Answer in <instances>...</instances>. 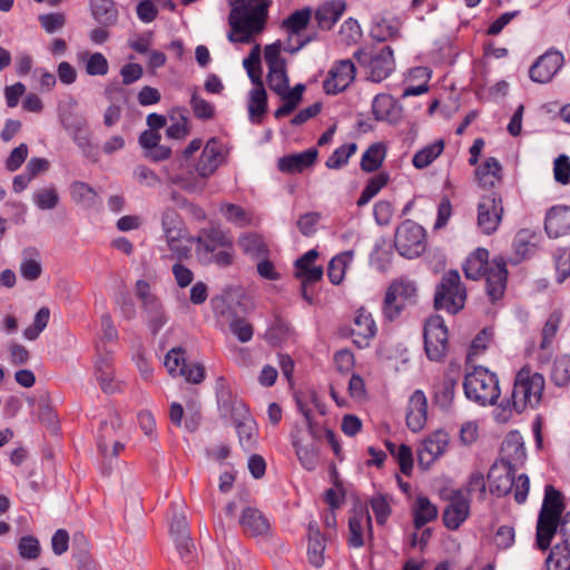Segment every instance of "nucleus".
Returning <instances> with one entry per match:
<instances>
[{
  "label": "nucleus",
  "instance_id": "obj_64",
  "mask_svg": "<svg viewBox=\"0 0 570 570\" xmlns=\"http://www.w3.org/2000/svg\"><path fill=\"white\" fill-rule=\"evenodd\" d=\"M394 458L400 465L401 472L405 475H410L413 469V456L411 448L406 444L399 445L396 453H394Z\"/></svg>",
  "mask_w": 570,
  "mask_h": 570
},
{
  "label": "nucleus",
  "instance_id": "obj_27",
  "mask_svg": "<svg viewBox=\"0 0 570 570\" xmlns=\"http://www.w3.org/2000/svg\"><path fill=\"white\" fill-rule=\"evenodd\" d=\"M317 154L315 148H309L303 153L282 157L278 159V169L287 174L301 173L315 163Z\"/></svg>",
  "mask_w": 570,
  "mask_h": 570
},
{
  "label": "nucleus",
  "instance_id": "obj_21",
  "mask_svg": "<svg viewBox=\"0 0 570 570\" xmlns=\"http://www.w3.org/2000/svg\"><path fill=\"white\" fill-rule=\"evenodd\" d=\"M428 420V400L423 391L416 390L409 399L406 424L413 432H420Z\"/></svg>",
  "mask_w": 570,
  "mask_h": 570
},
{
  "label": "nucleus",
  "instance_id": "obj_11",
  "mask_svg": "<svg viewBox=\"0 0 570 570\" xmlns=\"http://www.w3.org/2000/svg\"><path fill=\"white\" fill-rule=\"evenodd\" d=\"M395 247L400 255L414 258L424 253L425 230L411 219L404 220L395 232Z\"/></svg>",
  "mask_w": 570,
  "mask_h": 570
},
{
  "label": "nucleus",
  "instance_id": "obj_50",
  "mask_svg": "<svg viewBox=\"0 0 570 570\" xmlns=\"http://www.w3.org/2000/svg\"><path fill=\"white\" fill-rule=\"evenodd\" d=\"M238 245L247 255L258 257L267 252L263 238L258 234L247 233L238 238Z\"/></svg>",
  "mask_w": 570,
  "mask_h": 570
},
{
  "label": "nucleus",
  "instance_id": "obj_5",
  "mask_svg": "<svg viewBox=\"0 0 570 570\" xmlns=\"http://www.w3.org/2000/svg\"><path fill=\"white\" fill-rule=\"evenodd\" d=\"M564 508L562 493L550 484L546 485L544 498L535 527V543L540 550L546 551L550 548Z\"/></svg>",
  "mask_w": 570,
  "mask_h": 570
},
{
  "label": "nucleus",
  "instance_id": "obj_40",
  "mask_svg": "<svg viewBox=\"0 0 570 570\" xmlns=\"http://www.w3.org/2000/svg\"><path fill=\"white\" fill-rule=\"evenodd\" d=\"M293 446L302 465L307 470H314L318 458L317 446L314 443L304 444L297 436H293Z\"/></svg>",
  "mask_w": 570,
  "mask_h": 570
},
{
  "label": "nucleus",
  "instance_id": "obj_62",
  "mask_svg": "<svg viewBox=\"0 0 570 570\" xmlns=\"http://www.w3.org/2000/svg\"><path fill=\"white\" fill-rule=\"evenodd\" d=\"M194 115L199 119H210L214 116V107L195 91L190 99Z\"/></svg>",
  "mask_w": 570,
  "mask_h": 570
},
{
  "label": "nucleus",
  "instance_id": "obj_56",
  "mask_svg": "<svg viewBox=\"0 0 570 570\" xmlns=\"http://www.w3.org/2000/svg\"><path fill=\"white\" fill-rule=\"evenodd\" d=\"M557 281L562 283L570 276V248H559L554 254Z\"/></svg>",
  "mask_w": 570,
  "mask_h": 570
},
{
  "label": "nucleus",
  "instance_id": "obj_2",
  "mask_svg": "<svg viewBox=\"0 0 570 570\" xmlns=\"http://www.w3.org/2000/svg\"><path fill=\"white\" fill-rule=\"evenodd\" d=\"M474 178L483 194L478 207V225L484 234H492L499 226L497 208V184L499 183V160L488 157L474 170Z\"/></svg>",
  "mask_w": 570,
  "mask_h": 570
},
{
  "label": "nucleus",
  "instance_id": "obj_17",
  "mask_svg": "<svg viewBox=\"0 0 570 570\" xmlns=\"http://www.w3.org/2000/svg\"><path fill=\"white\" fill-rule=\"evenodd\" d=\"M61 122L65 129L72 135L73 141L80 149H82L85 156L97 161L98 158L96 147L90 141V136L86 128L85 119L69 115L62 116Z\"/></svg>",
  "mask_w": 570,
  "mask_h": 570
},
{
  "label": "nucleus",
  "instance_id": "obj_42",
  "mask_svg": "<svg viewBox=\"0 0 570 570\" xmlns=\"http://www.w3.org/2000/svg\"><path fill=\"white\" fill-rule=\"evenodd\" d=\"M311 16L312 11L309 8L296 10L282 22V28L291 36H296L307 28Z\"/></svg>",
  "mask_w": 570,
  "mask_h": 570
},
{
  "label": "nucleus",
  "instance_id": "obj_36",
  "mask_svg": "<svg viewBox=\"0 0 570 570\" xmlns=\"http://www.w3.org/2000/svg\"><path fill=\"white\" fill-rule=\"evenodd\" d=\"M352 261V250L341 253L331 259L327 267V276L332 284L338 285L344 279L345 271Z\"/></svg>",
  "mask_w": 570,
  "mask_h": 570
},
{
  "label": "nucleus",
  "instance_id": "obj_39",
  "mask_svg": "<svg viewBox=\"0 0 570 570\" xmlns=\"http://www.w3.org/2000/svg\"><path fill=\"white\" fill-rule=\"evenodd\" d=\"M267 94L264 87L253 88L249 91L248 114L252 122H259L266 112Z\"/></svg>",
  "mask_w": 570,
  "mask_h": 570
},
{
  "label": "nucleus",
  "instance_id": "obj_28",
  "mask_svg": "<svg viewBox=\"0 0 570 570\" xmlns=\"http://www.w3.org/2000/svg\"><path fill=\"white\" fill-rule=\"evenodd\" d=\"M458 382V373L449 370L443 379L433 386V400L441 409H448L454 399V391Z\"/></svg>",
  "mask_w": 570,
  "mask_h": 570
},
{
  "label": "nucleus",
  "instance_id": "obj_46",
  "mask_svg": "<svg viewBox=\"0 0 570 570\" xmlns=\"http://www.w3.org/2000/svg\"><path fill=\"white\" fill-rule=\"evenodd\" d=\"M70 195L75 203L85 207H91L96 203L95 189L83 181H73L70 185Z\"/></svg>",
  "mask_w": 570,
  "mask_h": 570
},
{
  "label": "nucleus",
  "instance_id": "obj_3",
  "mask_svg": "<svg viewBox=\"0 0 570 570\" xmlns=\"http://www.w3.org/2000/svg\"><path fill=\"white\" fill-rule=\"evenodd\" d=\"M222 163V154L215 139L207 141L196 166L197 176L193 171L186 175L171 174L168 166L163 167V173L168 185L179 186L187 193L202 194L206 187L204 179L212 176Z\"/></svg>",
  "mask_w": 570,
  "mask_h": 570
},
{
  "label": "nucleus",
  "instance_id": "obj_25",
  "mask_svg": "<svg viewBox=\"0 0 570 570\" xmlns=\"http://www.w3.org/2000/svg\"><path fill=\"white\" fill-rule=\"evenodd\" d=\"M351 334L354 344L360 348L368 346L370 340L375 335V322L372 315L361 308L354 318Z\"/></svg>",
  "mask_w": 570,
  "mask_h": 570
},
{
  "label": "nucleus",
  "instance_id": "obj_32",
  "mask_svg": "<svg viewBox=\"0 0 570 570\" xmlns=\"http://www.w3.org/2000/svg\"><path fill=\"white\" fill-rule=\"evenodd\" d=\"M345 6L341 1H331L321 6L315 12V19L318 27L330 30L341 18Z\"/></svg>",
  "mask_w": 570,
  "mask_h": 570
},
{
  "label": "nucleus",
  "instance_id": "obj_10",
  "mask_svg": "<svg viewBox=\"0 0 570 570\" xmlns=\"http://www.w3.org/2000/svg\"><path fill=\"white\" fill-rule=\"evenodd\" d=\"M353 57L367 70L368 78L374 82L384 80L394 69L393 50L391 47L358 49L354 52Z\"/></svg>",
  "mask_w": 570,
  "mask_h": 570
},
{
  "label": "nucleus",
  "instance_id": "obj_47",
  "mask_svg": "<svg viewBox=\"0 0 570 570\" xmlns=\"http://www.w3.org/2000/svg\"><path fill=\"white\" fill-rule=\"evenodd\" d=\"M266 78L268 88L272 91H274L276 95L284 94L287 87L289 86L287 65L268 68V73Z\"/></svg>",
  "mask_w": 570,
  "mask_h": 570
},
{
  "label": "nucleus",
  "instance_id": "obj_18",
  "mask_svg": "<svg viewBox=\"0 0 570 570\" xmlns=\"http://www.w3.org/2000/svg\"><path fill=\"white\" fill-rule=\"evenodd\" d=\"M470 514V501L468 495L459 490L450 497V503L443 512V522L448 529L456 530Z\"/></svg>",
  "mask_w": 570,
  "mask_h": 570
},
{
  "label": "nucleus",
  "instance_id": "obj_45",
  "mask_svg": "<svg viewBox=\"0 0 570 570\" xmlns=\"http://www.w3.org/2000/svg\"><path fill=\"white\" fill-rule=\"evenodd\" d=\"M550 379L557 386H566L570 382V356L560 355L552 364Z\"/></svg>",
  "mask_w": 570,
  "mask_h": 570
},
{
  "label": "nucleus",
  "instance_id": "obj_19",
  "mask_svg": "<svg viewBox=\"0 0 570 570\" xmlns=\"http://www.w3.org/2000/svg\"><path fill=\"white\" fill-rule=\"evenodd\" d=\"M238 296L239 295L227 294L223 299L226 308L219 311V314L228 322L229 331L238 338V341L246 343L252 340L254 330L245 318L235 315V312L233 311V304L236 302Z\"/></svg>",
  "mask_w": 570,
  "mask_h": 570
},
{
  "label": "nucleus",
  "instance_id": "obj_38",
  "mask_svg": "<svg viewBox=\"0 0 570 570\" xmlns=\"http://www.w3.org/2000/svg\"><path fill=\"white\" fill-rule=\"evenodd\" d=\"M414 525L420 529L438 517V509L426 497H417L413 508Z\"/></svg>",
  "mask_w": 570,
  "mask_h": 570
},
{
  "label": "nucleus",
  "instance_id": "obj_12",
  "mask_svg": "<svg viewBox=\"0 0 570 570\" xmlns=\"http://www.w3.org/2000/svg\"><path fill=\"white\" fill-rule=\"evenodd\" d=\"M424 348L431 361H442L449 350L448 327L440 315L429 317L424 325Z\"/></svg>",
  "mask_w": 570,
  "mask_h": 570
},
{
  "label": "nucleus",
  "instance_id": "obj_8",
  "mask_svg": "<svg viewBox=\"0 0 570 570\" xmlns=\"http://www.w3.org/2000/svg\"><path fill=\"white\" fill-rule=\"evenodd\" d=\"M464 274L468 278L479 279L485 278L487 292L492 301L498 299V285H499V258L493 257L489 261V250L485 248H478L465 261L463 266Z\"/></svg>",
  "mask_w": 570,
  "mask_h": 570
},
{
  "label": "nucleus",
  "instance_id": "obj_7",
  "mask_svg": "<svg viewBox=\"0 0 570 570\" xmlns=\"http://www.w3.org/2000/svg\"><path fill=\"white\" fill-rule=\"evenodd\" d=\"M464 393L469 400L480 405H494L499 397V380L483 366H476L465 374Z\"/></svg>",
  "mask_w": 570,
  "mask_h": 570
},
{
  "label": "nucleus",
  "instance_id": "obj_22",
  "mask_svg": "<svg viewBox=\"0 0 570 570\" xmlns=\"http://www.w3.org/2000/svg\"><path fill=\"white\" fill-rule=\"evenodd\" d=\"M541 242V234L538 229L521 228L514 236L513 250L514 263H519L530 257L537 250Z\"/></svg>",
  "mask_w": 570,
  "mask_h": 570
},
{
  "label": "nucleus",
  "instance_id": "obj_33",
  "mask_svg": "<svg viewBox=\"0 0 570 570\" xmlns=\"http://www.w3.org/2000/svg\"><path fill=\"white\" fill-rule=\"evenodd\" d=\"M220 213L225 219L235 225L236 227L244 228L250 225H255V216L253 213L244 209L239 205L235 204H222Z\"/></svg>",
  "mask_w": 570,
  "mask_h": 570
},
{
  "label": "nucleus",
  "instance_id": "obj_16",
  "mask_svg": "<svg viewBox=\"0 0 570 570\" xmlns=\"http://www.w3.org/2000/svg\"><path fill=\"white\" fill-rule=\"evenodd\" d=\"M563 55L557 50H549L540 56L530 68V78L538 83L549 82L563 65Z\"/></svg>",
  "mask_w": 570,
  "mask_h": 570
},
{
  "label": "nucleus",
  "instance_id": "obj_49",
  "mask_svg": "<svg viewBox=\"0 0 570 570\" xmlns=\"http://www.w3.org/2000/svg\"><path fill=\"white\" fill-rule=\"evenodd\" d=\"M387 181L389 175L385 173H380L370 178L360 198L357 199L356 205L362 207L370 203V200L380 193V190L387 184Z\"/></svg>",
  "mask_w": 570,
  "mask_h": 570
},
{
  "label": "nucleus",
  "instance_id": "obj_54",
  "mask_svg": "<svg viewBox=\"0 0 570 570\" xmlns=\"http://www.w3.org/2000/svg\"><path fill=\"white\" fill-rule=\"evenodd\" d=\"M356 151L355 144H346L338 147L326 160V167L337 169L345 165L348 158Z\"/></svg>",
  "mask_w": 570,
  "mask_h": 570
},
{
  "label": "nucleus",
  "instance_id": "obj_60",
  "mask_svg": "<svg viewBox=\"0 0 570 570\" xmlns=\"http://www.w3.org/2000/svg\"><path fill=\"white\" fill-rule=\"evenodd\" d=\"M18 550L21 558L32 560L40 553V544L35 537L26 535L20 539Z\"/></svg>",
  "mask_w": 570,
  "mask_h": 570
},
{
  "label": "nucleus",
  "instance_id": "obj_4",
  "mask_svg": "<svg viewBox=\"0 0 570 570\" xmlns=\"http://www.w3.org/2000/svg\"><path fill=\"white\" fill-rule=\"evenodd\" d=\"M193 242L196 244V256L202 264H216L219 267L233 264V239L219 226L202 228Z\"/></svg>",
  "mask_w": 570,
  "mask_h": 570
},
{
  "label": "nucleus",
  "instance_id": "obj_9",
  "mask_svg": "<svg viewBox=\"0 0 570 570\" xmlns=\"http://www.w3.org/2000/svg\"><path fill=\"white\" fill-rule=\"evenodd\" d=\"M465 301L466 291L459 272L454 269L446 272L435 289V309H444L450 314H456L464 307Z\"/></svg>",
  "mask_w": 570,
  "mask_h": 570
},
{
  "label": "nucleus",
  "instance_id": "obj_6",
  "mask_svg": "<svg viewBox=\"0 0 570 570\" xmlns=\"http://www.w3.org/2000/svg\"><path fill=\"white\" fill-rule=\"evenodd\" d=\"M546 380L540 373H532L527 366L515 375L512 391V406L517 413L523 412L528 406L537 407L542 399Z\"/></svg>",
  "mask_w": 570,
  "mask_h": 570
},
{
  "label": "nucleus",
  "instance_id": "obj_14",
  "mask_svg": "<svg viewBox=\"0 0 570 570\" xmlns=\"http://www.w3.org/2000/svg\"><path fill=\"white\" fill-rule=\"evenodd\" d=\"M356 69L352 60L345 59L335 63L324 80L323 88L328 95L344 91L355 79Z\"/></svg>",
  "mask_w": 570,
  "mask_h": 570
},
{
  "label": "nucleus",
  "instance_id": "obj_30",
  "mask_svg": "<svg viewBox=\"0 0 570 570\" xmlns=\"http://www.w3.org/2000/svg\"><path fill=\"white\" fill-rule=\"evenodd\" d=\"M95 375L101 390L111 394L117 391V384L114 382V368L109 354L100 355L95 363Z\"/></svg>",
  "mask_w": 570,
  "mask_h": 570
},
{
  "label": "nucleus",
  "instance_id": "obj_34",
  "mask_svg": "<svg viewBox=\"0 0 570 570\" xmlns=\"http://www.w3.org/2000/svg\"><path fill=\"white\" fill-rule=\"evenodd\" d=\"M42 273L40 254L36 248H27L22 252L20 274L27 281H36Z\"/></svg>",
  "mask_w": 570,
  "mask_h": 570
},
{
  "label": "nucleus",
  "instance_id": "obj_31",
  "mask_svg": "<svg viewBox=\"0 0 570 570\" xmlns=\"http://www.w3.org/2000/svg\"><path fill=\"white\" fill-rule=\"evenodd\" d=\"M372 111L380 121L395 122L400 118V109L390 95H377L373 100Z\"/></svg>",
  "mask_w": 570,
  "mask_h": 570
},
{
  "label": "nucleus",
  "instance_id": "obj_37",
  "mask_svg": "<svg viewBox=\"0 0 570 570\" xmlns=\"http://www.w3.org/2000/svg\"><path fill=\"white\" fill-rule=\"evenodd\" d=\"M91 12L101 24L110 26L117 21V9L112 0H91Z\"/></svg>",
  "mask_w": 570,
  "mask_h": 570
},
{
  "label": "nucleus",
  "instance_id": "obj_1",
  "mask_svg": "<svg viewBox=\"0 0 570 570\" xmlns=\"http://www.w3.org/2000/svg\"><path fill=\"white\" fill-rule=\"evenodd\" d=\"M230 12L227 38L233 43H252L267 23L271 0H228Z\"/></svg>",
  "mask_w": 570,
  "mask_h": 570
},
{
  "label": "nucleus",
  "instance_id": "obj_51",
  "mask_svg": "<svg viewBox=\"0 0 570 570\" xmlns=\"http://www.w3.org/2000/svg\"><path fill=\"white\" fill-rule=\"evenodd\" d=\"M385 156V149L382 145H372L363 155L361 167L366 173L375 171L381 165Z\"/></svg>",
  "mask_w": 570,
  "mask_h": 570
},
{
  "label": "nucleus",
  "instance_id": "obj_44",
  "mask_svg": "<svg viewBox=\"0 0 570 570\" xmlns=\"http://www.w3.org/2000/svg\"><path fill=\"white\" fill-rule=\"evenodd\" d=\"M517 470L518 469H513L512 474L509 475V469H507V479L511 482V487L507 491V493L512 492L514 500L519 504H521L524 503L528 498V493L530 490V480L529 476L524 473H521L518 476H515Z\"/></svg>",
  "mask_w": 570,
  "mask_h": 570
},
{
  "label": "nucleus",
  "instance_id": "obj_61",
  "mask_svg": "<svg viewBox=\"0 0 570 570\" xmlns=\"http://www.w3.org/2000/svg\"><path fill=\"white\" fill-rule=\"evenodd\" d=\"M554 179L561 185L570 183V159L566 155L556 158L553 165Z\"/></svg>",
  "mask_w": 570,
  "mask_h": 570
},
{
  "label": "nucleus",
  "instance_id": "obj_58",
  "mask_svg": "<svg viewBox=\"0 0 570 570\" xmlns=\"http://www.w3.org/2000/svg\"><path fill=\"white\" fill-rule=\"evenodd\" d=\"M132 175L141 186L156 187L160 184L159 176L153 169L144 165L136 166Z\"/></svg>",
  "mask_w": 570,
  "mask_h": 570
},
{
  "label": "nucleus",
  "instance_id": "obj_57",
  "mask_svg": "<svg viewBox=\"0 0 570 570\" xmlns=\"http://www.w3.org/2000/svg\"><path fill=\"white\" fill-rule=\"evenodd\" d=\"M493 338V331H489L488 328H484L481 331L475 338L472 341L470 351L466 355V362L471 363L473 362V357L480 355L483 353L487 348L488 343L490 340Z\"/></svg>",
  "mask_w": 570,
  "mask_h": 570
},
{
  "label": "nucleus",
  "instance_id": "obj_55",
  "mask_svg": "<svg viewBox=\"0 0 570 570\" xmlns=\"http://www.w3.org/2000/svg\"><path fill=\"white\" fill-rule=\"evenodd\" d=\"M184 353V350L180 347H174L167 353L164 363L170 375L180 376L184 370V363H186L183 356Z\"/></svg>",
  "mask_w": 570,
  "mask_h": 570
},
{
  "label": "nucleus",
  "instance_id": "obj_15",
  "mask_svg": "<svg viewBox=\"0 0 570 570\" xmlns=\"http://www.w3.org/2000/svg\"><path fill=\"white\" fill-rule=\"evenodd\" d=\"M501 452H504L501 463L509 469V475L512 474L513 469H519L524 464L527 452L523 436L519 431L513 430L505 435Z\"/></svg>",
  "mask_w": 570,
  "mask_h": 570
},
{
  "label": "nucleus",
  "instance_id": "obj_59",
  "mask_svg": "<svg viewBox=\"0 0 570 570\" xmlns=\"http://www.w3.org/2000/svg\"><path fill=\"white\" fill-rule=\"evenodd\" d=\"M558 328H559V317L551 315L547 320L546 324L543 325L542 333H541L542 340L540 343V347H541L542 352L548 351L549 347L552 346V342L557 335Z\"/></svg>",
  "mask_w": 570,
  "mask_h": 570
},
{
  "label": "nucleus",
  "instance_id": "obj_13",
  "mask_svg": "<svg viewBox=\"0 0 570 570\" xmlns=\"http://www.w3.org/2000/svg\"><path fill=\"white\" fill-rule=\"evenodd\" d=\"M163 232L167 242L168 249L178 259L186 257L189 248L181 244L185 234V225L178 213L167 208L161 217Z\"/></svg>",
  "mask_w": 570,
  "mask_h": 570
},
{
  "label": "nucleus",
  "instance_id": "obj_48",
  "mask_svg": "<svg viewBox=\"0 0 570 570\" xmlns=\"http://www.w3.org/2000/svg\"><path fill=\"white\" fill-rule=\"evenodd\" d=\"M59 194L55 186H46L37 189L32 195L33 203L41 210H50L59 204Z\"/></svg>",
  "mask_w": 570,
  "mask_h": 570
},
{
  "label": "nucleus",
  "instance_id": "obj_35",
  "mask_svg": "<svg viewBox=\"0 0 570 570\" xmlns=\"http://www.w3.org/2000/svg\"><path fill=\"white\" fill-rule=\"evenodd\" d=\"M371 517L368 513L360 512L350 518L348 521V543L353 548H361L364 544L363 529L370 527Z\"/></svg>",
  "mask_w": 570,
  "mask_h": 570
},
{
  "label": "nucleus",
  "instance_id": "obj_43",
  "mask_svg": "<svg viewBox=\"0 0 570 570\" xmlns=\"http://www.w3.org/2000/svg\"><path fill=\"white\" fill-rule=\"evenodd\" d=\"M546 570H570V548L558 543L552 547L546 560Z\"/></svg>",
  "mask_w": 570,
  "mask_h": 570
},
{
  "label": "nucleus",
  "instance_id": "obj_23",
  "mask_svg": "<svg viewBox=\"0 0 570 570\" xmlns=\"http://www.w3.org/2000/svg\"><path fill=\"white\" fill-rule=\"evenodd\" d=\"M239 524L244 533L250 537H265L271 530L267 518L259 510L252 507L243 510Z\"/></svg>",
  "mask_w": 570,
  "mask_h": 570
},
{
  "label": "nucleus",
  "instance_id": "obj_29",
  "mask_svg": "<svg viewBox=\"0 0 570 570\" xmlns=\"http://www.w3.org/2000/svg\"><path fill=\"white\" fill-rule=\"evenodd\" d=\"M325 539L322 535L318 524L309 522L308 524V546L307 556L308 561L315 568H321L324 564Z\"/></svg>",
  "mask_w": 570,
  "mask_h": 570
},
{
  "label": "nucleus",
  "instance_id": "obj_24",
  "mask_svg": "<svg viewBox=\"0 0 570 570\" xmlns=\"http://www.w3.org/2000/svg\"><path fill=\"white\" fill-rule=\"evenodd\" d=\"M449 443V436L443 431H436L424 440L417 452L419 464L430 465L438 456H440Z\"/></svg>",
  "mask_w": 570,
  "mask_h": 570
},
{
  "label": "nucleus",
  "instance_id": "obj_53",
  "mask_svg": "<svg viewBox=\"0 0 570 570\" xmlns=\"http://www.w3.org/2000/svg\"><path fill=\"white\" fill-rule=\"evenodd\" d=\"M386 293H392V296L404 303L416 295V286L412 281L400 279L393 282Z\"/></svg>",
  "mask_w": 570,
  "mask_h": 570
},
{
  "label": "nucleus",
  "instance_id": "obj_26",
  "mask_svg": "<svg viewBox=\"0 0 570 570\" xmlns=\"http://www.w3.org/2000/svg\"><path fill=\"white\" fill-rule=\"evenodd\" d=\"M233 415L242 419L236 428L239 438V442L244 448H250L255 443L256 428L253 420L247 415V409L242 401H235L233 403Z\"/></svg>",
  "mask_w": 570,
  "mask_h": 570
},
{
  "label": "nucleus",
  "instance_id": "obj_20",
  "mask_svg": "<svg viewBox=\"0 0 570 570\" xmlns=\"http://www.w3.org/2000/svg\"><path fill=\"white\" fill-rule=\"evenodd\" d=\"M544 232L553 239L570 234V206L557 205L549 208L544 217Z\"/></svg>",
  "mask_w": 570,
  "mask_h": 570
},
{
  "label": "nucleus",
  "instance_id": "obj_52",
  "mask_svg": "<svg viewBox=\"0 0 570 570\" xmlns=\"http://www.w3.org/2000/svg\"><path fill=\"white\" fill-rule=\"evenodd\" d=\"M50 317L48 307H41L35 315L32 325L28 326L24 332V338L35 341L39 337L40 333L47 327Z\"/></svg>",
  "mask_w": 570,
  "mask_h": 570
},
{
  "label": "nucleus",
  "instance_id": "obj_63",
  "mask_svg": "<svg viewBox=\"0 0 570 570\" xmlns=\"http://www.w3.org/2000/svg\"><path fill=\"white\" fill-rule=\"evenodd\" d=\"M86 71L90 76H105L108 72L107 59L99 52L90 55L86 65Z\"/></svg>",
  "mask_w": 570,
  "mask_h": 570
},
{
  "label": "nucleus",
  "instance_id": "obj_41",
  "mask_svg": "<svg viewBox=\"0 0 570 570\" xmlns=\"http://www.w3.org/2000/svg\"><path fill=\"white\" fill-rule=\"evenodd\" d=\"M443 149L444 141L442 139L425 146L413 156L412 163L414 167L417 169L428 167L442 154Z\"/></svg>",
  "mask_w": 570,
  "mask_h": 570
}]
</instances>
